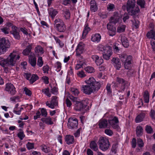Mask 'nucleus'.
Returning <instances> with one entry per match:
<instances>
[{"instance_id":"obj_61","label":"nucleus","mask_w":155,"mask_h":155,"mask_svg":"<svg viewBox=\"0 0 155 155\" xmlns=\"http://www.w3.org/2000/svg\"><path fill=\"white\" fill-rule=\"evenodd\" d=\"M77 74L79 77L81 78L84 77L86 76L85 74L83 71H78L77 73Z\"/></svg>"},{"instance_id":"obj_21","label":"nucleus","mask_w":155,"mask_h":155,"mask_svg":"<svg viewBox=\"0 0 155 155\" xmlns=\"http://www.w3.org/2000/svg\"><path fill=\"white\" fill-rule=\"evenodd\" d=\"M48 12L49 15L52 19L53 20L56 15L58 13V11L53 8H50L48 9Z\"/></svg>"},{"instance_id":"obj_11","label":"nucleus","mask_w":155,"mask_h":155,"mask_svg":"<svg viewBox=\"0 0 155 155\" xmlns=\"http://www.w3.org/2000/svg\"><path fill=\"white\" fill-rule=\"evenodd\" d=\"M5 90L12 95L15 94L16 92L15 87L10 83H8L5 84Z\"/></svg>"},{"instance_id":"obj_10","label":"nucleus","mask_w":155,"mask_h":155,"mask_svg":"<svg viewBox=\"0 0 155 155\" xmlns=\"http://www.w3.org/2000/svg\"><path fill=\"white\" fill-rule=\"evenodd\" d=\"M108 120V123L111 127L114 129H118L119 127L118 125L119 122L117 117L114 116L110 118Z\"/></svg>"},{"instance_id":"obj_58","label":"nucleus","mask_w":155,"mask_h":155,"mask_svg":"<svg viewBox=\"0 0 155 155\" xmlns=\"http://www.w3.org/2000/svg\"><path fill=\"white\" fill-rule=\"evenodd\" d=\"M55 66L57 68V69L58 70V71H60L61 67V64L60 62L59 61L56 62L55 64Z\"/></svg>"},{"instance_id":"obj_42","label":"nucleus","mask_w":155,"mask_h":155,"mask_svg":"<svg viewBox=\"0 0 155 155\" xmlns=\"http://www.w3.org/2000/svg\"><path fill=\"white\" fill-rule=\"evenodd\" d=\"M107 8L109 12L113 11L115 8V6L113 4L109 3L107 6Z\"/></svg>"},{"instance_id":"obj_3","label":"nucleus","mask_w":155,"mask_h":155,"mask_svg":"<svg viewBox=\"0 0 155 155\" xmlns=\"http://www.w3.org/2000/svg\"><path fill=\"white\" fill-rule=\"evenodd\" d=\"M54 25L56 30L59 32H64L66 30V26L62 20L58 18L54 20Z\"/></svg>"},{"instance_id":"obj_33","label":"nucleus","mask_w":155,"mask_h":155,"mask_svg":"<svg viewBox=\"0 0 155 155\" xmlns=\"http://www.w3.org/2000/svg\"><path fill=\"white\" fill-rule=\"evenodd\" d=\"M31 45H30L27 46L26 48L23 51V54L25 55H28L31 52Z\"/></svg>"},{"instance_id":"obj_18","label":"nucleus","mask_w":155,"mask_h":155,"mask_svg":"<svg viewBox=\"0 0 155 155\" xmlns=\"http://www.w3.org/2000/svg\"><path fill=\"white\" fill-rule=\"evenodd\" d=\"M110 23L107 25V29L109 31L108 33L110 36H113L116 33V29L115 27L113 25L110 24Z\"/></svg>"},{"instance_id":"obj_48","label":"nucleus","mask_w":155,"mask_h":155,"mask_svg":"<svg viewBox=\"0 0 155 155\" xmlns=\"http://www.w3.org/2000/svg\"><path fill=\"white\" fill-rule=\"evenodd\" d=\"M145 3L144 0H137V4L142 8H144Z\"/></svg>"},{"instance_id":"obj_32","label":"nucleus","mask_w":155,"mask_h":155,"mask_svg":"<svg viewBox=\"0 0 155 155\" xmlns=\"http://www.w3.org/2000/svg\"><path fill=\"white\" fill-rule=\"evenodd\" d=\"M41 120L43 122L48 124H52L53 122L52 121L51 118L50 117H48L46 118H42Z\"/></svg>"},{"instance_id":"obj_14","label":"nucleus","mask_w":155,"mask_h":155,"mask_svg":"<svg viewBox=\"0 0 155 155\" xmlns=\"http://www.w3.org/2000/svg\"><path fill=\"white\" fill-rule=\"evenodd\" d=\"M11 33L12 34L15 38L19 40L20 38L19 35V31L18 28L15 26H13L12 27V30L10 31Z\"/></svg>"},{"instance_id":"obj_44","label":"nucleus","mask_w":155,"mask_h":155,"mask_svg":"<svg viewBox=\"0 0 155 155\" xmlns=\"http://www.w3.org/2000/svg\"><path fill=\"white\" fill-rule=\"evenodd\" d=\"M146 132L147 133L151 134L153 132V130L152 127L149 125H146Z\"/></svg>"},{"instance_id":"obj_34","label":"nucleus","mask_w":155,"mask_h":155,"mask_svg":"<svg viewBox=\"0 0 155 155\" xmlns=\"http://www.w3.org/2000/svg\"><path fill=\"white\" fill-rule=\"evenodd\" d=\"M136 134L138 137H140L142 135L143 132V129L140 126H137L136 129Z\"/></svg>"},{"instance_id":"obj_15","label":"nucleus","mask_w":155,"mask_h":155,"mask_svg":"<svg viewBox=\"0 0 155 155\" xmlns=\"http://www.w3.org/2000/svg\"><path fill=\"white\" fill-rule=\"evenodd\" d=\"M112 54V51L110 47H106L105 48V51L104 52L103 54V57L105 59L108 60L110 59Z\"/></svg>"},{"instance_id":"obj_7","label":"nucleus","mask_w":155,"mask_h":155,"mask_svg":"<svg viewBox=\"0 0 155 155\" xmlns=\"http://www.w3.org/2000/svg\"><path fill=\"white\" fill-rule=\"evenodd\" d=\"M57 98L58 97L56 96H52L50 102L48 101L45 102L46 105L52 109L54 108L55 107L58 105V101Z\"/></svg>"},{"instance_id":"obj_8","label":"nucleus","mask_w":155,"mask_h":155,"mask_svg":"<svg viewBox=\"0 0 155 155\" xmlns=\"http://www.w3.org/2000/svg\"><path fill=\"white\" fill-rule=\"evenodd\" d=\"M146 36L148 38L152 39L151 41L150 44L153 51L155 53V32L153 31L148 32L147 33Z\"/></svg>"},{"instance_id":"obj_29","label":"nucleus","mask_w":155,"mask_h":155,"mask_svg":"<svg viewBox=\"0 0 155 155\" xmlns=\"http://www.w3.org/2000/svg\"><path fill=\"white\" fill-rule=\"evenodd\" d=\"M145 117V114L144 113H141L136 117L135 120V122L138 123L141 122L144 118Z\"/></svg>"},{"instance_id":"obj_49","label":"nucleus","mask_w":155,"mask_h":155,"mask_svg":"<svg viewBox=\"0 0 155 155\" xmlns=\"http://www.w3.org/2000/svg\"><path fill=\"white\" fill-rule=\"evenodd\" d=\"M128 57V56L125 53L121 54L119 56L122 62H124L126 61V59Z\"/></svg>"},{"instance_id":"obj_54","label":"nucleus","mask_w":155,"mask_h":155,"mask_svg":"<svg viewBox=\"0 0 155 155\" xmlns=\"http://www.w3.org/2000/svg\"><path fill=\"white\" fill-rule=\"evenodd\" d=\"M71 91L72 94L75 96L78 95L79 93V91L76 88H71Z\"/></svg>"},{"instance_id":"obj_20","label":"nucleus","mask_w":155,"mask_h":155,"mask_svg":"<svg viewBox=\"0 0 155 155\" xmlns=\"http://www.w3.org/2000/svg\"><path fill=\"white\" fill-rule=\"evenodd\" d=\"M65 139L66 143L68 145L72 144L74 142V136L70 135H66Z\"/></svg>"},{"instance_id":"obj_6","label":"nucleus","mask_w":155,"mask_h":155,"mask_svg":"<svg viewBox=\"0 0 155 155\" xmlns=\"http://www.w3.org/2000/svg\"><path fill=\"white\" fill-rule=\"evenodd\" d=\"M88 103L87 99H85L81 102L76 101L74 109L77 111H83Z\"/></svg>"},{"instance_id":"obj_16","label":"nucleus","mask_w":155,"mask_h":155,"mask_svg":"<svg viewBox=\"0 0 155 155\" xmlns=\"http://www.w3.org/2000/svg\"><path fill=\"white\" fill-rule=\"evenodd\" d=\"M120 18V15L117 12H114L110 18V22L115 24L119 21Z\"/></svg>"},{"instance_id":"obj_23","label":"nucleus","mask_w":155,"mask_h":155,"mask_svg":"<svg viewBox=\"0 0 155 155\" xmlns=\"http://www.w3.org/2000/svg\"><path fill=\"white\" fill-rule=\"evenodd\" d=\"M135 3V0H128L127 4V10H130L134 7Z\"/></svg>"},{"instance_id":"obj_63","label":"nucleus","mask_w":155,"mask_h":155,"mask_svg":"<svg viewBox=\"0 0 155 155\" xmlns=\"http://www.w3.org/2000/svg\"><path fill=\"white\" fill-rule=\"evenodd\" d=\"M51 92L54 94H57L58 92V88L56 87H54L51 89Z\"/></svg>"},{"instance_id":"obj_37","label":"nucleus","mask_w":155,"mask_h":155,"mask_svg":"<svg viewBox=\"0 0 155 155\" xmlns=\"http://www.w3.org/2000/svg\"><path fill=\"white\" fill-rule=\"evenodd\" d=\"M49 91L50 90L48 87L43 89L41 90L42 92L48 97H51V96Z\"/></svg>"},{"instance_id":"obj_31","label":"nucleus","mask_w":155,"mask_h":155,"mask_svg":"<svg viewBox=\"0 0 155 155\" xmlns=\"http://www.w3.org/2000/svg\"><path fill=\"white\" fill-rule=\"evenodd\" d=\"M29 62L32 66L34 67L36 65V58L34 56H30L29 58Z\"/></svg>"},{"instance_id":"obj_39","label":"nucleus","mask_w":155,"mask_h":155,"mask_svg":"<svg viewBox=\"0 0 155 155\" xmlns=\"http://www.w3.org/2000/svg\"><path fill=\"white\" fill-rule=\"evenodd\" d=\"M35 52L41 54H43L44 52L43 48L40 45H38L35 48Z\"/></svg>"},{"instance_id":"obj_35","label":"nucleus","mask_w":155,"mask_h":155,"mask_svg":"<svg viewBox=\"0 0 155 155\" xmlns=\"http://www.w3.org/2000/svg\"><path fill=\"white\" fill-rule=\"evenodd\" d=\"M40 147L41 150L46 153H48L50 151V147L45 144H42Z\"/></svg>"},{"instance_id":"obj_27","label":"nucleus","mask_w":155,"mask_h":155,"mask_svg":"<svg viewBox=\"0 0 155 155\" xmlns=\"http://www.w3.org/2000/svg\"><path fill=\"white\" fill-rule=\"evenodd\" d=\"M90 4L91 11L93 12H95L97 11V7L95 1L94 0H91L90 2Z\"/></svg>"},{"instance_id":"obj_41","label":"nucleus","mask_w":155,"mask_h":155,"mask_svg":"<svg viewBox=\"0 0 155 155\" xmlns=\"http://www.w3.org/2000/svg\"><path fill=\"white\" fill-rule=\"evenodd\" d=\"M85 71L87 73H91L95 71V69L92 67L88 66L85 68Z\"/></svg>"},{"instance_id":"obj_51","label":"nucleus","mask_w":155,"mask_h":155,"mask_svg":"<svg viewBox=\"0 0 155 155\" xmlns=\"http://www.w3.org/2000/svg\"><path fill=\"white\" fill-rule=\"evenodd\" d=\"M110 47V46L105 47L101 44H99L97 46V49L99 51H105V48L106 47Z\"/></svg>"},{"instance_id":"obj_45","label":"nucleus","mask_w":155,"mask_h":155,"mask_svg":"<svg viewBox=\"0 0 155 155\" xmlns=\"http://www.w3.org/2000/svg\"><path fill=\"white\" fill-rule=\"evenodd\" d=\"M54 39L56 41V43H58L60 47L62 48L64 47V43L61 41L57 37H54Z\"/></svg>"},{"instance_id":"obj_57","label":"nucleus","mask_w":155,"mask_h":155,"mask_svg":"<svg viewBox=\"0 0 155 155\" xmlns=\"http://www.w3.org/2000/svg\"><path fill=\"white\" fill-rule=\"evenodd\" d=\"M129 18V16L127 13H125L122 16V19L124 22L125 23L126 20Z\"/></svg>"},{"instance_id":"obj_52","label":"nucleus","mask_w":155,"mask_h":155,"mask_svg":"<svg viewBox=\"0 0 155 155\" xmlns=\"http://www.w3.org/2000/svg\"><path fill=\"white\" fill-rule=\"evenodd\" d=\"M120 45L118 43H115L114 45V51L116 52H118L120 50Z\"/></svg>"},{"instance_id":"obj_13","label":"nucleus","mask_w":155,"mask_h":155,"mask_svg":"<svg viewBox=\"0 0 155 155\" xmlns=\"http://www.w3.org/2000/svg\"><path fill=\"white\" fill-rule=\"evenodd\" d=\"M116 81L121 84L120 89L121 91H124L126 88L127 87V82L123 78L117 77L116 78Z\"/></svg>"},{"instance_id":"obj_64","label":"nucleus","mask_w":155,"mask_h":155,"mask_svg":"<svg viewBox=\"0 0 155 155\" xmlns=\"http://www.w3.org/2000/svg\"><path fill=\"white\" fill-rule=\"evenodd\" d=\"M150 116L152 119H155V111L154 110H151L150 113Z\"/></svg>"},{"instance_id":"obj_19","label":"nucleus","mask_w":155,"mask_h":155,"mask_svg":"<svg viewBox=\"0 0 155 155\" xmlns=\"http://www.w3.org/2000/svg\"><path fill=\"white\" fill-rule=\"evenodd\" d=\"M132 58L131 56L129 55L127 58L126 59V61L122 62L124 64V68L126 69H129L131 63Z\"/></svg>"},{"instance_id":"obj_59","label":"nucleus","mask_w":155,"mask_h":155,"mask_svg":"<svg viewBox=\"0 0 155 155\" xmlns=\"http://www.w3.org/2000/svg\"><path fill=\"white\" fill-rule=\"evenodd\" d=\"M105 133L109 136H111L113 134V131L110 129H106L104 131Z\"/></svg>"},{"instance_id":"obj_53","label":"nucleus","mask_w":155,"mask_h":155,"mask_svg":"<svg viewBox=\"0 0 155 155\" xmlns=\"http://www.w3.org/2000/svg\"><path fill=\"white\" fill-rule=\"evenodd\" d=\"M41 115L45 117H47L48 115V112L46 109L44 108H42L41 110Z\"/></svg>"},{"instance_id":"obj_50","label":"nucleus","mask_w":155,"mask_h":155,"mask_svg":"<svg viewBox=\"0 0 155 155\" xmlns=\"http://www.w3.org/2000/svg\"><path fill=\"white\" fill-rule=\"evenodd\" d=\"M26 146L28 150L32 149L34 148V143L28 142L26 144Z\"/></svg>"},{"instance_id":"obj_38","label":"nucleus","mask_w":155,"mask_h":155,"mask_svg":"<svg viewBox=\"0 0 155 155\" xmlns=\"http://www.w3.org/2000/svg\"><path fill=\"white\" fill-rule=\"evenodd\" d=\"M90 30V28L88 27L87 25L85 27L82 33V37L83 38H84L86 35L88 34L89 31Z\"/></svg>"},{"instance_id":"obj_56","label":"nucleus","mask_w":155,"mask_h":155,"mask_svg":"<svg viewBox=\"0 0 155 155\" xmlns=\"http://www.w3.org/2000/svg\"><path fill=\"white\" fill-rule=\"evenodd\" d=\"M82 132L81 128H80L78 129L76 132L74 133V136L75 137H79L80 135V133Z\"/></svg>"},{"instance_id":"obj_9","label":"nucleus","mask_w":155,"mask_h":155,"mask_svg":"<svg viewBox=\"0 0 155 155\" xmlns=\"http://www.w3.org/2000/svg\"><path fill=\"white\" fill-rule=\"evenodd\" d=\"M78 125V120L74 117L70 118L68 119V126L70 129L76 128Z\"/></svg>"},{"instance_id":"obj_12","label":"nucleus","mask_w":155,"mask_h":155,"mask_svg":"<svg viewBox=\"0 0 155 155\" xmlns=\"http://www.w3.org/2000/svg\"><path fill=\"white\" fill-rule=\"evenodd\" d=\"M84 46L85 45L82 42H80L79 43L76 49L77 56H79L83 53Z\"/></svg>"},{"instance_id":"obj_24","label":"nucleus","mask_w":155,"mask_h":155,"mask_svg":"<svg viewBox=\"0 0 155 155\" xmlns=\"http://www.w3.org/2000/svg\"><path fill=\"white\" fill-rule=\"evenodd\" d=\"M120 40L122 45L125 48L128 47L129 46V43L127 38L124 35H122L120 36Z\"/></svg>"},{"instance_id":"obj_2","label":"nucleus","mask_w":155,"mask_h":155,"mask_svg":"<svg viewBox=\"0 0 155 155\" xmlns=\"http://www.w3.org/2000/svg\"><path fill=\"white\" fill-rule=\"evenodd\" d=\"M20 58L17 52L13 51L5 59L0 57V65L4 67L15 66L16 61L19 60Z\"/></svg>"},{"instance_id":"obj_17","label":"nucleus","mask_w":155,"mask_h":155,"mask_svg":"<svg viewBox=\"0 0 155 155\" xmlns=\"http://www.w3.org/2000/svg\"><path fill=\"white\" fill-rule=\"evenodd\" d=\"M111 61L112 64L117 70H119L121 67L120 61L119 58H113Z\"/></svg>"},{"instance_id":"obj_25","label":"nucleus","mask_w":155,"mask_h":155,"mask_svg":"<svg viewBox=\"0 0 155 155\" xmlns=\"http://www.w3.org/2000/svg\"><path fill=\"white\" fill-rule=\"evenodd\" d=\"M19 105L18 104H16L14 108L13 112L15 114L20 115L21 114V111L23 110V108L22 107H18Z\"/></svg>"},{"instance_id":"obj_43","label":"nucleus","mask_w":155,"mask_h":155,"mask_svg":"<svg viewBox=\"0 0 155 155\" xmlns=\"http://www.w3.org/2000/svg\"><path fill=\"white\" fill-rule=\"evenodd\" d=\"M64 17L66 20L69 19L70 17V14L69 10H67L64 11Z\"/></svg>"},{"instance_id":"obj_26","label":"nucleus","mask_w":155,"mask_h":155,"mask_svg":"<svg viewBox=\"0 0 155 155\" xmlns=\"http://www.w3.org/2000/svg\"><path fill=\"white\" fill-rule=\"evenodd\" d=\"M127 11L130 15H135L138 13L140 12V9L137 6L136 8L134 7L130 10H127Z\"/></svg>"},{"instance_id":"obj_47","label":"nucleus","mask_w":155,"mask_h":155,"mask_svg":"<svg viewBox=\"0 0 155 155\" xmlns=\"http://www.w3.org/2000/svg\"><path fill=\"white\" fill-rule=\"evenodd\" d=\"M126 26L124 25H122L119 26L117 29V32L119 33H122L124 32Z\"/></svg>"},{"instance_id":"obj_40","label":"nucleus","mask_w":155,"mask_h":155,"mask_svg":"<svg viewBox=\"0 0 155 155\" xmlns=\"http://www.w3.org/2000/svg\"><path fill=\"white\" fill-rule=\"evenodd\" d=\"M38 79V76L36 74H33L32 75L30 82L31 84H33Z\"/></svg>"},{"instance_id":"obj_5","label":"nucleus","mask_w":155,"mask_h":155,"mask_svg":"<svg viewBox=\"0 0 155 155\" xmlns=\"http://www.w3.org/2000/svg\"><path fill=\"white\" fill-rule=\"evenodd\" d=\"M10 46V43L4 38H0V55L4 54Z\"/></svg>"},{"instance_id":"obj_28","label":"nucleus","mask_w":155,"mask_h":155,"mask_svg":"<svg viewBox=\"0 0 155 155\" xmlns=\"http://www.w3.org/2000/svg\"><path fill=\"white\" fill-rule=\"evenodd\" d=\"M99 126L100 128H106L108 126V122L105 119L101 120L99 121Z\"/></svg>"},{"instance_id":"obj_36","label":"nucleus","mask_w":155,"mask_h":155,"mask_svg":"<svg viewBox=\"0 0 155 155\" xmlns=\"http://www.w3.org/2000/svg\"><path fill=\"white\" fill-rule=\"evenodd\" d=\"M132 22V27L134 28L137 29L139 27V21L137 20L134 19L131 20Z\"/></svg>"},{"instance_id":"obj_60","label":"nucleus","mask_w":155,"mask_h":155,"mask_svg":"<svg viewBox=\"0 0 155 155\" xmlns=\"http://www.w3.org/2000/svg\"><path fill=\"white\" fill-rule=\"evenodd\" d=\"M137 144L140 147H142L144 145V143L142 139L139 138L137 139Z\"/></svg>"},{"instance_id":"obj_4","label":"nucleus","mask_w":155,"mask_h":155,"mask_svg":"<svg viewBox=\"0 0 155 155\" xmlns=\"http://www.w3.org/2000/svg\"><path fill=\"white\" fill-rule=\"evenodd\" d=\"M100 149L105 151L109 148L110 144L108 139L106 137H101L98 142Z\"/></svg>"},{"instance_id":"obj_46","label":"nucleus","mask_w":155,"mask_h":155,"mask_svg":"<svg viewBox=\"0 0 155 155\" xmlns=\"http://www.w3.org/2000/svg\"><path fill=\"white\" fill-rule=\"evenodd\" d=\"M44 62L42 57H39L37 61V65L39 67H41L43 65Z\"/></svg>"},{"instance_id":"obj_22","label":"nucleus","mask_w":155,"mask_h":155,"mask_svg":"<svg viewBox=\"0 0 155 155\" xmlns=\"http://www.w3.org/2000/svg\"><path fill=\"white\" fill-rule=\"evenodd\" d=\"M101 38V36L99 34H96L92 35L91 40L94 42H99Z\"/></svg>"},{"instance_id":"obj_30","label":"nucleus","mask_w":155,"mask_h":155,"mask_svg":"<svg viewBox=\"0 0 155 155\" xmlns=\"http://www.w3.org/2000/svg\"><path fill=\"white\" fill-rule=\"evenodd\" d=\"M90 147L94 151H97L98 150V147L96 143L94 141L91 142L90 143Z\"/></svg>"},{"instance_id":"obj_55","label":"nucleus","mask_w":155,"mask_h":155,"mask_svg":"<svg viewBox=\"0 0 155 155\" xmlns=\"http://www.w3.org/2000/svg\"><path fill=\"white\" fill-rule=\"evenodd\" d=\"M17 136L21 140H22L25 137L24 132L22 131L19 132L17 134Z\"/></svg>"},{"instance_id":"obj_1","label":"nucleus","mask_w":155,"mask_h":155,"mask_svg":"<svg viewBox=\"0 0 155 155\" xmlns=\"http://www.w3.org/2000/svg\"><path fill=\"white\" fill-rule=\"evenodd\" d=\"M87 84L82 86L81 90L83 93L86 94L90 95L97 91L100 88L99 82H96L93 77H90L85 81Z\"/></svg>"},{"instance_id":"obj_62","label":"nucleus","mask_w":155,"mask_h":155,"mask_svg":"<svg viewBox=\"0 0 155 155\" xmlns=\"http://www.w3.org/2000/svg\"><path fill=\"white\" fill-rule=\"evenodd\" d=\"M42 69L44 73H48V71L49 70V67L48 65H46L44 66Z\"/></svg>"}]
</instances>
